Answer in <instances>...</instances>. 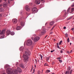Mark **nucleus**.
I'll list each match as a JSON object with an SVG mask.
<instances>
[{"label":"nucleus","mask_w":74,"mask_h":74,"mask_svg":"<svg viewBox=\"0 0 74 74\" xmlns=\"http://www.w3.org/2000/svg\"><path fill=\"white\" fill-rule=\"evenodd\" d=\"M6 72L8 74H17L18 72L20 73L22 72V70L19 67H17V70L12 71V69L10 68H8L7 69Z\"/></svg>","instance_id":"nucleus-1"},{"label":"nucleus","mask_w":74,"mask_h":74,"mask_svg":"<svg viewBox=\"0 0 74 74\" xmlns=\"http://www.w3.org/2000/svg\"><path fill=\"white\" fill-rule=\"evenodd\" d=\"M5 33V30H0V38H4V35L3 34Z\"/></svg>","instance_id":"nucleus-2"},{"label":"nucleus","mask_w":74,"mask_h":74,"mask_svg":"<svg viewBox=\"0 0 74 74\" xmlns=\"http://www.w3.org/2000/svg\"><path fill=\"white\" fill-rule=\"evenodd\" d=\"M23 58L24 59L23 60L24 62L26 63L28 61V56H27L26 54H24L23 55Z\"/></svg>","instance_id":"nucleus-3"},{"label":"nucleus","mask_w":74,"mask_h":74,"mask_svg":"<svg viewBox=\"0 0 74 74\" xmlns=\"http://www.w3.org/2000/svg\"><path fill=\"white\" fill-rule=\"evenodd\" d=\"M33 44V42H32V41L30 39H29L27 41L26 45L27 46H30V45H32Z\"/></svg>","instance_id":"nucleus-4"},{"label":"nucleus","mask_w":74,"mask_h":74,"mask_svg":"<svg viewBox=\"0 0 74 74\" xmlns=\"http://www.w3.org/2000/svg\"><path fill=\"white\" fill-rule=\"evenodd\" d=\"M26 51L25 52V53L27 55V56H29L30 55V52L29 51V49H26Z\"/></svg>","instance_id":"nucleus-5"},{"label":"nucleus","mask_w":74,"mask_h":74,"mask_svg":"<svg viewBox=\"0 0 74 74\" xmlns=\"http://www.w3.org/2000/svg\"><path fill=\"white\" fill-rule=\"evenodd\" d=\"M46 33V31H45V29L44 28L42 29V31L41 32V33H40V35H43L44 34H45Z\"/></svg>","instance_id":"nucleus-6"},{"label":"nucleus","mask_w":74,"mask_h":74,"mask_svg":"<svg viewBox=\"0 0 74 74\" xmlns=\"http://www.w3.org/2000/svg\"><path fill=\"white\" fill-rule=\"evenodd\" d=\"M40 39V38L38 36H37L35 37L34 39V41L35 42H37V41H38L39 39Z\"/></svg>","instance_id":"nucleus-7"},{"label":"nucleus","mask_w":74,"mask_h":74,"mask_svg":"<svg viewBox=\"0 0 74 74\" xmlns=\"http://www.w3.org/2000/svg\"><path fill=\"white\" fill-rule=\"evenodd\" d=\"M25 10L26 11H28V12H29V11H30V8H29V6H28V5H27V6H26L25 7Z\"/></svg>","instance_id":"nucleus-8"},{"label":"nucleus","mask_w":74,"mask_h":74,"mask_svg":"<svg viewBox=\"0 0 74 74\" xmlns=\"http://www.w3.org/2000/svg\"><path fill=\"white\" fill-rule=\"evenodd\" d=\"M35 3L36 4H40V0H36Z\"/></svg>","instance_id":"nucleus-9"},{"label":"nucleus","mask_w":74,"mask_h":74,"mask_svg":"<svg viewBox=\"0 0 74 74\" xmlns=\"http://www.w3.org/2000/svg\"><path fill=\"white\" fill-rule=\"evenodd\" d=\"M3 5L4 7H7V3L6 2H5L3 3Z\"/></svg>","instance_id":"nucleus-10"},{"label":"nucleus","mask_w":74,"mask_h":74,"mask_svg":"<svg viewBox=\"0 0 74 74\" xmlns=\"http://www.w3.org/2000/svg\"><path fill=\"white\" fill-rule=\"evenodd\" d=\"M13 22V23H14V24H15L17 22V19H13L12 20Z\"/></svg>","instance_id":"nucleus-11"},{"label":"nucleus","mask_w":74,"mask_h":74,"mask_svg":"<svg viewBox=\"0 0 74 74\" xmlns=\"http://www.w3.org/2000/svg\"><path fill=\"white\" fill-rule=\"evenodd\" d=\"M11 33V31L8 30L6 31V35L7 36H8V35L10 34Z\"/></svg>","instance_id":"nucleus-12"},{"label":"nucleus","mask_w":74,"mask_h":74,"mask_svg":"<svg viewBox=\"0 0 74 74\" xmlns=\"http://www.w3.org/2000/svg\"><path fill=\"white\" fill-rule=\"evenodd\" d=\"M33 11L34 12H37V8H34L32 9Z\"/></svg>","instance_id":"nucleus-13"},{"label":"nucleus","mask_w":74,"mask_h":74,"mask_svg":"<svg viewBox=\"0 0 74 74\" xmlns=\"http://www.w3.org/2000/svg\"><path fill=\"white\" fill-rule=\"evenodd\" d=\"M54 23H55V22L53 21L50 22L49 23L50 26H53V25L54 24Z\"/></svg>","instance_id":"nucleus-14"},{"label":"nucleus","mask_w":74,"mask_h":74,"mask_svg":"<svg viewBox=\"0 0 74 74\" xmlns=\"http://www.w3.org/2000/svg\"><path fill=\"white\" fill-rule=\"evenodd\" d=\"M21 26L17 27L16 28V29L17 30H21Z\"/></svg>","instance_id":"nucleus-15"},{"label":"nucleus","mask_w":74,"mask_h":74,"mask_svg":"<svg viewBox=\"0 0 74 74\" xmlns=\"http://www.w3.org/2000/svg\"><path fill=\"white\" fill-rule=\"evenodd\" d=\"M19 66L21 67L22 68H24L25 67L24 65L22 64H19Z\"/></svg>","instance_id":"nucleus-16"},{"label":"nucleus","mask_w":74,"mask_h":74,"mask_svg":"<svg viewBox=\"0 0 74 74\" xmlns=\"http://www.w3.org/2000/svg\"><path fill=\"white\" fill-rule=\"evenodd\" d=\"M24 22H23V21H21V26H24Z\"/></svg>","instance_id":"nucleus-17"},{"label":"nucleus","mask_w":74,"mask_h":74,"mask_svg":"<svg viewBox=\"0 0 74 74\" xmlns=\"http://www.w3.org/2000/svg\"><path fill=\"white\" fill-rule=\"evenodd\" d=\"M4 11V8H0V12H3Z\"/></svg>","instance_id":"nucleus-18"},{"label":"nucleus","mask_w":74,"mask_h":74,"mask_svg":"<svg viewBox=\"0 0 74 74\" xmlns=\"http://www.w3.org/2000/svg\"><path fill=\"white\" fill-rule=\"evenodd\" d=\"M70 70H71V67H70V66L68 67L67 68V71H70Z\"/></svg>","instance_id":"nucleus-19"},{"label":"nucleus","mask_w":74,"mask_h":74,"mask_svg":"<svg viewBox=\"0 0 74 74\" xmlns=\"http://www.w3.org/2000/svg\"><path fill=\"white\" fill-rule=\"evenodd\" d=\"M23 47H21L20 48V50L21 51H23Z\"/></svg>","instance_id":"nucleus-20"},{"label":"nucleus","mask_w":74,"mask_h":74,"mask_svg":"<svg viewBox=\"0 0 74 74\" xmlns=\"http://www.w3.org/2000/svg\"><path fill=\"white\" fill-rule=\"evenodd\" d=\"M36 35H33V36L31 37V38L32 40H33V38Z\"/></svg>","instance_id":"nucleus-21"},{"label":"nucleus","mask_w":74,"mask_h":74,"mask_svg":"<svg viewBox=\"0 0 74 74\" xmlns=\"http://www.w3.org/2000/svg\"><path fill=\"white\" fill-rule=\"evenodd\" d=\"M14 34L15 33H14V32H11L10 33V34L12 36H13V35H14Z\"/></svg>","instance_id":"nucleus-22"},{"label":"nucleus","mask_w":74,"mask_h":74,"mask_svg":"<svg viewBox=\"0 0 74 74\" xmlns=\"http://www.w3.org/2000/svg\"><path fill=\"white\" fill-rule=\"evenodd\" d=\"M9 67V65H6L5 66L4 68L5 69H6V68H7Z\"/></svg>","instance_id":"nucleus-23"},{"label":"nucleus","mask_w":74,"mask_h":74,"mask_svg":"<svg viewBox=\"0 0 74 74\" xmlns=\"http://www.w3.org/2000/svg\"><path fill=\"white\" fill-rule=\"evenodd\" d=\"M50 70H47L46 71V73H50Z\"/></svg>","instance_id":"nucleus-24"},{"label":"nucleus","mask_w":74,"mask_h":74,"mask_svg":"<svg viewBox=\"0 0 74 74\" xmlns=\"http://www.w3.org/2000/svg\"><path fill=\"white\" fill-rule=\"evenodd\" d=\"M65 74H69V71H66L65 72Z\"/></svg>","instance_id":"nucleus-25"},{"label":"nucleus","mask_w":74,"mask_h":74,"mask_svg":"<svg viewBox=\"0 0 74 74\" xmlns=\"http://www.w3.org/2000/svg\"><path fill=\"white\" fill-rule=\"evenodd\" d=\"M73 18V16H71L70 17V18H69L67 20H70L72 18Z\"/></svg>","instance_id":"nucleus-26"},{"label":"nucleus","mask_w":74,"mask_h":74,"mask_svg":"<svg viewBox=\"0 0 74 74\" xmlns=\"http://www.w3.org/2000/svg\"><path fill=\"white\" fill-rule=\"evenodd\" d=\"M74 11V8H72L71 9V12H73Z\"/></svg>","instance_id":"nucleus-27"},{"label":"nucleus","mask_w":74,"mask_h":74,"mask_svg":"<svg viewBox=\"0 0 74 74\" xmlns=\"http://www.w3.org/2000/svg\"><path fill=\"white\" fill-rule=\"evenodd\" d=\"M72 72H73V70L72 69L70 71L69 74H71Z\"/></svg>","instance_id":"nucleus-28"},{"label":"nucleus","mask_w":74,"mask_h":74,"mask_svg":"<svg viewBox=\"0 0 74 74\" xmlns=\"http://www.w3.org/2000/svg\"><path fill=\"white\" fill-rule=\"evenodd\" d=\"M39 56H40V57L41 58V60H42V56L40 54V55H39Z\"/></svg>","instance_id":"nucleus-29"},{"label":"nucleus","mask_w":74,"mask_h":74,"mask_svg":"<svg viewBox=\"0 0 74 74\" xmlns=\"http://www.w3.org/2000/svg\"><path fill=\"white\" fill-rule=\"evenodd\" d=\"M62 42V41H60L59 43V45H61Z\"/></svg>","instance_id":"nucleus-30"},{"label":"nucleus","mask_w":74,"mask_h":74,"mask_svg":"<svg viewBox=\"0 0 74 74\" xmlns=\"http://www.w3.org/2000/svg\"><path fill=\"white\" fill-rule=\"evenodd\" d=\"M70 10V8H69L67 10L68 14H69V11Z\"/></svg>","instance_id":"nucleus-31"},{"label":"nucleus","mask_w":74,"mask_h":74,"mask_svg":"<svg viewBox=\"0 0 74 74\" xmlns=\"http://www.w3.org/2000/svg\"><path fill=\"white\" fill-rule=\"evenodd\" d=\"M70 41V40L69 39V38H68L67 39V41H68V42H69V41Z\"/></svg>","instance_id":"nucleus-32"},{"label":"nucleus","mask_w":74,"mask_h":74,"mask_svg":"<svg viewBox=\"0 0 74 74\" xmlns=\"http://www.w3.org/2000/svg\"><path fill=\"white\" fill-rule=\"evenodd\" d=\"M49 57H47V61H48V60H49Z\"/></svg>","instance_id":"nucleus-33"},{"label":"nucleus","mask_w":74,"mask_h":74,"mask_svg":"<svg viewBox=\"0 0 74 74\" xmlns=\"http://www.w3.org/2000/svg\"><path fill=\"white\" fill-rule=\"evenodd\" d=\"M44 66H48V64H47V63H45L44 64Z\"/></svg>","instance_id":"nucleus-34"},{"label":"nucleus","mask_w":74,"mask_h":74,"mask_svg":"<svg viewBox=\"0 0 74 74\" xmlns=\"http://www.w3.org/2000/svg\"><path fill=\"white\" fill-rule=\"evenodd\" d=\"M40 73H41V72H40V71H38V74H40Z\"/></svg>","instance_id":"nucleus-35"},{"label":"nucleus","mask_w":74,"mask_h":74,"mask_svg":"<svg viewBox=\"0 0 74 74\" xmlns=\"http://www.w3.org/2000/svg\"><path fill=\"white\" fill-rule=\"evenodd\" d=\"M71 7H74V3H73V4L71 5Z\"/></svg>","instance_id":"nucleus-36"},{"label":"nucleus","mask_w":74,"mask_h":74,"mask_svg":"<svg viewBox=\"0 0 74 74\" xmlns=\"http://www.w3.org/2000/svg\"><path fill=\"white\" fill-rule=\"evenodd\" d=\"M59 61L60 62V63H62V61L60 60H59Z\"/></svg>","instance_id":"nucleus-37"},{"label":"nucleus","mask_w":74,"mask_h":74,"mask_svg":"<svg viewBox=\"0 0 74 74\" xmlns=\"http://www.w3.org/2000/svg\"><path fill=\"white\" fill-rule=\"evenodd\" d=\"M65 35L66 37H68V34H66Z\"/></svg>","instance_id":"nucleus-38"},{"label":"nucleus","mask_w":74,"mask_h":74,"mask_svg":"<svg viewBox=\"0 0 74 74\" xmlns=\"http://www.w3.org/2000/svg\"><path fill=\"white\" fill-rule=\"evenodd\" d=\"M54 27H55V26H54L51 29V30H53V29H54Z\"/></svg>","instance_id":"nucleus-39"},{"label":"nucleus","mask_w":74,"mask_h":74,"mask_svg":"<svg viewBox=\"0 0 74 74\" xmlns=\"http://www.w3.org/2000/svg\"><path fill=\"white\" fill-rule=\"evenodd\" d=\"M57 47L58 48H59V49H61L60 48V47H59V45L57 46Z\"/></svg>","instance_id":"nucleus-40"},{"label":"nucleus","mask_w":74,"mask_h":74,"mask_svg":"<svg viewBox=\"0 0 74 74\" xmlns=\"http://www.w3.org/2000/svg\"><path fill=\"white\" fill-rule=\"evenodd\" d=\"M35 72V69H34L33 70V73H34Z\"/></svg>","instance_id":"nucleus-41"},{"label":"nucleus","mask_w":74,"mask_h":74,"mask_svg":"<svg viewBox=\"0 0 74 74\" xmlns=\"http://www.w3.org/2000/svg\"><path fill=\"white\" fill-rule=\"evenodd\" d=\"M60 59H61V58H57V59H58V60Z\"/></svg>","instance_id":"nucleus-42"},{"label":"nucleus","mask_w":74,"mask_h":74,"mask_svg":"<svg viewBox=\"0 0 74 74\" xmlns=\"http://www.w3.org/2000/svg\"><path fill=\"white\" fill-rule=\"evenodd\" d=\"M42 2L43 1L44 2V0H40Z\"/></svg>","instance_id":"nucleus-43"},{"label":"nucleus","mask_w":74,"mask_h":74,"mask_svg":"<svg viewBox=\"0 0 74 74\" xmlns=\"http://www.w3.org/2000/svg\"><path fill=\"white\" fill-rule=\"evenodd\" d=\"M60 53H63V51H62V50L60 51Z\"/></svg>","instance_id":"nucleus-44"},{"label":"nucleus","mask_w":74,"mask_h":74,"mask_svg":"<svg viewBox=\"0 0 74 74\" xmlns=\"http://www.w3.org/2000/svg\"><path fill=\"white\" fill-rule=\"evenodd\" d=\"M66 28V27H64V29H65Z\"/></svg>","instance_id":"nucleus-45"},{"label":"nucleus","mask_w":74,"mask_h":74,"mask_svg":"<svg viewBox=\"0 0 74 74\" xmlns=\"http://www.w3.org/2000/svg\"><path fill=\"white\" fill-rule=\"evenodd\" d=\"M2 16V15H1V14H0V17H1Z\"/></svg>","instance_id":"nucleus-46"},{"label":"nucleus","mask_w":74,"mask_h":74,"mask_svg":"<svg viewBox=\"0 0 74 74\" xmlns=\"http://www.w3.org/2000/svg\"><path fill=\"white\" fill-rule=\"evenodd\" d=\"M51 52L52 53V52H53V50H51Z\"/></svg>","instance_id":"nucleus-47"},{"label":"nucleus","mask_w":74,"mask_h":74,"mask_svg":"<svg viewBox=\"0 0 74 74\" xmlns=\"http://www.w3.org/2000/svg\"><path fill=\"white\" fill-rule=\"evenodd\" d=\"M73 29H74V28H72L71 30H73Z\"/></svg>","instance_id":"nucleus-48"},{"label":"nucleus","mask_w":74,"mask_h":74,"mask_svg":"<svg viewBox=\"0 0 74 74\" xmlns=\"http://www.w3.org/2000/svg\"><path fill=\"white\" fill-rule=\"evenodd\" d=\"M57 46H59V44L58 43H57Z\"/></svg>","instance_id":"nucleus-49"},{"label":"nucleus","mask_w":74,"mask_h":74,"mask_svg":"<svg viewBox=\"0 0 74 74\" xmlns=\"http://www.w3.org/2000/svg\"><path fill=\"white\" fill-rule=\"evenodd\" d=\"M47 23H46L45 24V25H47Z\"/></svg>","instance_id":"nucleus-50"},{"label":"nucleus","mask_w":74,"mask_h":74,"mask_svg":"<svg viewBox=\"0 0 74 74\" xmlns=\"http://www.w3.org/2000/svg\"><path fill=\"white\" fill-rule=\"evenodd\" d=\"M2 6V4H0V7H1Z\"/></svg>","instance_id":"nucleus-51"},{"label":"nucleus","mask_w":74,"mask_h":74,"mask_svg":"<svg viewBox=\"0 0 74 74\" xmlns=\"http://www.w3.org/2000/svg\"><path fill=\"white\" fill-rule=\"evenodd\" d=\"M52 33H53V32H51L50 33V34H52Z\"/></svg>","instance_id":"nucleus-52"},{"label":"nucleus","mask_w":74,"mask_h":74,"mask_svg":"<svg viewBox=\"0 0 74 74\" xmlns=\"http://www.w3.org/2000/svg\"><path fill=\"white\" fill-rule=\"evenodd\" d=\"M71 52H72V50L70 52V53H71Z\"/></svg>","instance_id":"nucleus-53"},{"label":"nucleus","mask_w":74,"mask_h":74,"mask_svg":"<svg viewBox=\"0 0 74 74\" xmlns=\"http://www.w3.org/2000/svg\"><path fill=\"white\" fill-rule=\"evenodd\" d=\"M67 53H69L70 52H69V51H67Z\"/></svg>","instance_id":"nucleus-54"},{"label":"nucleus","mask_w":74,"mask_h":74,"mask_svg":"<svg viewBox=\"0 0 74 74\" xmlns=\"http://www.w3.org/2000/svg\"><path fill=\"white\" fill-rule=\"evenodd\" d=\"M47 36H48V35H47L45 37V38H46V37H47Z\"/></svg>","instance_id":"nucleus-55"},{"label":"nucleus","mask_w":74,"mask_h":74,"mask_svg":"<svg viewBox=\"0 0 74 74\" xmlns=\"http://www.w3.org/2000/svg\"><path fill=\"white\" fill-rule=\"evenodd\" d=\"M56 26V25H54V26H55H55Z\"/></svg>","instance_id":"nucleus-56"},{"label":"nucleus","mask_w":74,"mask_h":74,"mask_svg":"<svg viewBox=\"0 0 74 74\" xmlns=\"http://www.w3.org/2000/svg\"><path fill=\"white\" fill-rule=\"evenodd\" d=\"M10 1V0H8V3H10L9 2V1Z\"/></svg>","instance_id":"nucleus-57"},{"label":"nucleus","mask_w":74,"mask_h":74,"mask_svg":"<svg viewBox=\"0 0 74 74\" xmlns=\"http://www.w3.org/2000/svg\"><path fill=\"white\" fill-rule=\"evenodd\" d=\"M43 71V70H42V72L41 73L42 74V72Z\"/></svg>","instance_id":"nucleus-58"},{"label":"nucleus","mask_w":74,"mask_h":74,"mask_svg":"<svg viewBox=\"0 0 74 74\" xmlns=\"http://www.w3.org/2000/svg\"><path fill=\"white\" fill-rule=\"evenodd\" d=\"M70 45H71V43H70Z\"/></svg>","instance_id":"nucleus-59"},{"label":"nucleus","mask_w":74,"mask_h":74,"mask_svg":"<svg viewBox=\"0 0 74 74\" xmlns=\"http://www.w3.org/2000/svg\"><path fill=\"white\" fill-rule=\"evenodd\" d=\"M1 0H0V3H1Z\"/></svg>","instance_id":"nucleus-60"},{"label":"nucleus","mask_w":74,"mask_h":74,"mask_svg":"<svg viewBox=\"0 0 74 74\" xmlns=\"http://www.w3.org/2000/svg\"><path fill=\"white\" fill-rule=\"evenodd\" d=\"M35 61L36 62H37V60H36V59H35Z\"/></svg>","instance_id":"nucleus-61"},{"label":"nucleus","mask_w":74,"mask_h":74,"mask_svg":"<svg viewBox=\"0 0 74 74\" xmlns=\"http://www.w3.org/2000/svg\"><path fill=\"white\" fill-rule=\"evenodd\" d=\"M74 1V0H71V1Z\"/></svg>","instance_id":"nucleus-62"},{"label":"nucleus","mask_w":74,"mask_h":74,"mask_svg":"<svg viewBox=\"0 0 74 74\" xmlns=\"http://www.w3.org/2000/svg\"><path fill=\"white\" fill-rule=\"evenodd\" d=\"M65 15H66V14H67V13L66 12L65 13Z\"/></svg>","instance_id":"nucleus-63"},{"label":"nucleus","mask_w":74,"mask_h":74,"mask_svg":"<svg viewBox=\"0 0 74 74\" xmlns=\"http://www.w3.org/2000/svg\"><path fill=\"white\" fill-rule=\"evenodd\" d=\"M52 74H55V73H52Z\"/></svg>","instance_id":"nucleus-64"}]
</instances>
